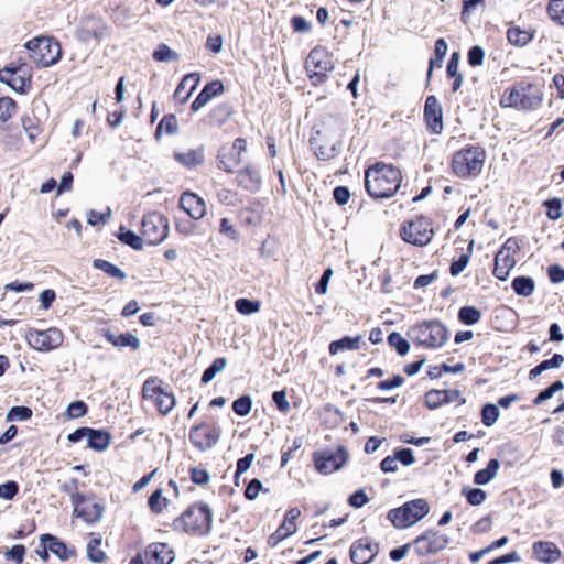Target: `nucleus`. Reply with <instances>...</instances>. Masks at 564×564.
I'll return each instance as SVG.
<instances>
[{"label": "nucleus", "mask_w": 564, "mask_h": 564, "mask_svg": "<svg viewBox=\"0 0 564 564\" xmlns=\"http://www.w3.org/2000/svg\"><path fill=\"white\" fill-rule=\"evenodd\" d=\"M401 181V171L383 162H377L365 172L366 191L375 199L393 196L400 188Z\"/></svg>", "instance_id": "obj_1"}, {"label": "nucleus", "mask_w": 564, "mask_h": 564, "mask_svg": "<svg viewBox=\"0 0 564 564\" xmlns=\"http://www.w3.org/2000/svg\"><path fill=\"white\" fill-rule=\"evenodd\" d=\"M542 99L543 95L536 85L519 82L503 91L500 106L518 110H534L541 106Z\"/></svg>", "instance_id": "obj_2"}, {"label": "nucleus", "mask_w": 564, "mask_h": 564, "mask_svg": "<svg viewBox=\"0 0 564 564\" xmlns=\"http://www.w3.org/2000/svg\"><path fill=\"white\" fill-rule=\"evenodd\" d=\"M485 160L486 151L484 148L469 145L453 155L452 170L458 177H474L481 173Z\"/></svg>", "instance_id": "obj_3"}, {"label": "nucleus", "mask_w": 564, "mask_h": 564, "mask_svg": "<svg viewBox=\"0 0 564 564\" xmlns=\"http://www.w3.org/2000/svg\"><path fill=\"white\" fill-rule=\"evenodd\" d=\"M408 336L416 345L426 348H440L447 341L448 332L437 321H425L410 327Z\"/></svg>", "instance_id": "obj_4"}, {"label": "nucleus", "mask_w": 564, "mask_h": 564, "mask_svg": "<svg viewBox=\"0 0 564 564\" xmlns=\"http://www.w3.org/2000/svg\"><path fill=\"white\" fill-rule=\"evenodd\" d=\"M31 59L41 67H48L56 64L62 55V48L57 41L52 37H35L25 43Z\"/></svg>", "instance_id": "obj_5"}, {"label": "nucleus", "mask_w": 564, "mask_h": 564, "mask_svg": "<svg viewBox=\"0 0 564 564\" xmlns=\"http://www.w3.org/2000/svg\"><path fill=\"white\" fill-rule=\"evenodd\" d=\"M429 511L430 507L427 501L423 498H419L390 510L388 518L395 528L405 529L423 519Z\"/></svg>", "instance_id": "obj_6"}, {"label": "nucleus", "mask_w": 564, "mask_h": 564, "mask_svg": "<svg viewBox=\"0 0 564 564\" xmlns=\"http://www.w3.org/2000/svg\"><path fill=\"white\" fill-rule=\"evenodd\" d=\"M335 68L333 55L324 47H314L305 61V69L314 86L321 85Z\"/></svg>", "instance_id": "obj_7"}, {"label": "nucleus", "mask_w": 564, "mask_h": 564, "mask_svg": "<svg viewBox=\"0 0 564 564\" xmlns=\"http://www.w3.org/2000/svg\"><path fill=\"white\" fill-rule=\"evenodd\" d=\"M400 235L402 239L414 246H426L433 238L434 231L432 221L424 216H417L401 226Z\"/></svg>", "instance_id": "obj_8"}, {"label": "nucleus", "mask_w": 564, "mask_h": 564, "mask_svg": "<svg viewBox=\"0 0 564 564\" xmlns=\"http://www.w3.org/2000/svg\"><path fill=\"white\" fill-rule=\"evenodd\" d=\"M31 67L26 63H11L0 69V82L19 94L25 93L26 86L31 84Z\"/></svg>", "instance_id": "obj_9"}, {"label": "nucleus", "mask_w": 564, "mask_h": 564, "mask_svg": "<svg viewBox=\"0 0 564 564\" xmlns=\"http://www.w3.org/2000/svg\"><path fill=\"white\" fill-rule=\"evenodd\" d=\"M141 234L148 245H158L162 242L169 234L167 219L158 212H152L143 216Z\"/></svg>", "instance_id": "obj_10"}, {"label": "nucleus", "mask_w": 564, "mask_h": 564, "mask_svg": "<svg viewBox=\"0 0 564 564\" xmlns=\"http://www.w3.org/2000/svg\"><path fill=\"white\" fill-rule=\"evenodd\" d=\"M213 521V513L208 505L194 506L182 513L177 519V525L187 532H196L203 528H209Z\"/></svg>", "instance_id": "obj_11"}, {"label": "nucleus", "mask_w": 564, "mask_h": 564, "mask_svg": "<svg viewBox=\"0 0 564 564\" xmlns=\"http://www.w3.org/2000/svg\"><path fill=\"white\" fill-rule=\"evenodd\" d=\"M173 561V550L166 543H152L133 557L130 564H171Z\"/></svg>", "instance_id": "obj_12"}, {"label": "nucleus", "mask_w": 564, "mask_h": 564, "mask_svg": "<svg viewBox=\"0 0 564 564\" xmlns=\"http://www.w3.org/2000/svg\"><path fill=\"white\" fill-rule=\"evenodd\" d=\"M220 438V429L207 423L194 426L189 432V440L200 452L213 448Z\"/></svg>", "instance_id": "obj_13"}, {"label": "nucleus", "mask_w": 564, "mask_h": 564, "mask_svg": "<svg viewBox=\"0 0 564 564\" xmlns=\"http://www.w3.org/2000/svg\"><path fill=\"white\" fill-rule=\"evenodd\" d=\"M26 338L33 348L37 350H51L62 345L63 333L55 327L46 330H30Z\"/></svg>", "instance_id": "obj_14"}, {"label": "nucleus", "mask_w": 564, "mask_h": 564, "mask_svg": "<svg viewBox=\"0 0 564 564\" xmlns=\"http://www.w3.org/2000/svg\"><path fill=\"white\" fill-rule=\"evenodd\" d=\"M447 544L448 538L437 531H427L414 540V549L419 555L437 553Z\"/></svg>", "instance_id": "obj_15"}, {"label": "nucleus", "mask_w": 564, "mask_h": 564, "mask_svg": "<svg viewBox=\"0 0 564 564\" xmlns=\"http://www.w3.org/2000/svg\"><path fill=\"white\" fill-rule=\"evenodd\" d=\"M346 128L345 120L339 116L329 115L321 122V128L315 130L313 137H319L324 140L337 141L341 144V138Z\"/></svg>", "instance_id": "obj_16"}, {"label": "nucleus", "mask_w": 564, "mask_h": 564, "mask_svg": "<svg viewBox=\"0 0 564 564\" xmlns=\"http://www.w3.org/2000/svg\"><path fill=\"white\" fill-rule=\"evenodd\" d=\"M424 119L429 130L434 134H440L443 130V108L434 95L425 99Z\"/></svg>", "instance_id": "obj_17"}, {"label": "nucleus", "mask_w": 564, "mask_h": 564, "mask_svg": "<svg viewBox=\"0 0 564 564\" xmlns=\"http://www.w3.org/2000/svg\"><path fill=\"white\" fill-rule=\"evenodd\" d=\"M347 456V452L343 448L337 452H324L315 459L316 469L326 475L336 471L344 466Z\"/></svg>", "instance_id": "obj_18"}, {"label": "nucleus", "mask_w": 564, "mask_h": 564, "mask_svg": "<svg viewBox=\"0 0 564 564\" xmlns=\"http://www.w3.org/2000/svg\"><path fill=\"white\" fill-rule=\"evenodd\" d=\"M104 29L101 19L88 15L82 19L80 25L76 31V37L80 42H88L91 39H101Z\"/></svg>", "instance_id": "obj_19"}, {"label": "nucleus", "mask_w": 564, "mask_h": 564, "mask_svg": "<svg viewBox=\"0 0 564 564\" xmlns=\"http://www.w3.org/2000/svg\"><path fill=\"white\" fill-rule=\"evenodd\" d=\"M180 207L193 219H200L206 214L204 199L191 192L182 194Z\"/></svg>", "instance_id": "obj_20"}, {"label": "nucleus", "mask_w": 564, "mask_h": 564, "mask_svg": "<svg viewBox=\"0 0 564 564\" xmlns=\"http://www.w3.org/2000/svg\"><path fill=\"white\" fill-rule=\"evenodd\" d=\"M310 144L317 159L328 161L335 158L340 150V143L321 139L319 137H311Z\"/></svg>", "instance_id": "obj_21"}, {"label": "nucleus", "mask_w": 564, "mask_h": 564, "mask_svg": "<svg viewBox=\"0 0 564 564\" xmlns=\"http://www.w3.org/2000/svg\"><path fill=\"white\" fill-rule=\"evenodd\" d=\"M224 93V84L221 80H213L207 83L197 97L192 102L191 109L192 111H198L202 109L207 102H209L214 97H217Z\"/></svg>", "instance_id": "obj_22"}, {"label": "nucleus", "mask_w": 564, "mask_h": 564, "mask_svg": "<svg viewBox=\"0 0 564 564\" xmlns=\"http://www.w3.org/2000/svg\"><path fill=\"white\" fill-rule=\"evenodd\" d=\"M41 543L43 545V554L39 553L43 558L47 557V550L55 554L61 560H67L73 552L67 549L64 542L51 534H42Z\"/></svg>", "instance_id": "obj_23"}, {"label": "nucleus", "mask_w": 564, "mask_h": 564, "mask_svg": "<svg viewBox=\"0 0 564 564\" xmlns=\"http://www.w3.org/2000/svg\"><path fill=\"white\" fill-rule=\"evenodd\" d=\"M377 553V545L368 541L359 540L350 547V558L355 564L369 563Z\"/></svg>", "instance_id": "obj_24"}, {"label": "nucleus", "mask_w": 564, "mask_h": 564, "mask_svg": "<svg viewBox=\"0 0 564 564\" xmlns=\"http://www.w3.org/2000/svg\"><path fill=\"white\" fill-rule=\"evenodd\" d=\"M74 512L87 523L101 520L104 509L99 503L80 500L76 503Z\"/></svg>", "instance_id": "obj_25"}, {"label": "nucleus", "mask_w": 564, "mask_h": 564, "mask_svg": "<svg viewBox=\"0 0 564 564\" xmlns=\"http://www.w3.org/2000/svg\"><path fill=\"white\" fill-rule=\"evenodd\" d=\"M199 82L200 77L198 73H191L185 75L175 89L174 98L181 104H185L189 99L193 91L197 88Z\"/></svg>", "instance_id": "obj_26"}, {"label": "nucleus", "mask_w": 564, "mask_h": 564, "mask_svg": "<svg viewBox=\"0 0 564 564\" xmlns=\"http://www.w3.org/2000/svg\"><path fill=\"white\" fill-rule=\"evenodd\" d=\"M532 550L534 557L545 563H553L557 561L561 555V551L552 542H535Z\"/></svg>", "instance_id": "obj_27"}, {"label": "nucleus", "mask_w": 564, "mask_h": 564, "mask_svg": "<svg viewBox=\"0 0 564 564\" xmlns=\"http://www.w3.org/2000/svg\"><path fill=\"white\" fill-rule=\"evenodd\" d=\"M237 180L240 186L251 193L259 191L261 186L260 173L250 165L238 172Z\"/></svg>", "instance_id": "obj_28"}, {"label": "nucleus", "mask_w": 564, "mask_h": 564, "mask_svg": "<svg viewBox=\"0 0 564 564\" xmlns=\"http://www.w3.org/2000/svg\"><path fill=\"white\" fill-rule=\"evenodd\" d=\"M241 163L239 154H235L232 149L227 145L220 147L217 153V167L227 173H232L234 169Z\"/></svg>", "instance_id": "obj_29"}, {"label": "nucleus", "mask_w": 564, "mask_h": 564, "mask_svg": "<svg viewBox=\"0 0 564 564\" xmlns=\"http://www.w3.org/2000/svg\"><path fill=\"white\" fill-rule=\"evenodd\" d=\"M174 159L186 169H194L202 165L205 161V151L203 147L191 149L186 152H175Z\"/></svg>", "instance_id": "obj_30"}, {"label": "nucleus", "mask_w": 564, "mask_h": 564, "mask_svg": "<svg viewBox=\"0 0 564 564\" xmlns=\"http://www.w3.org/2000/svg\"><path fill=\"white\" fill-rule=\"evenodd\" d=\"M104 336L115 347H119V348L130 347L133 350H135L140 347V344H141L140 339L131 333L116 335V334L111 333L109 329H105Z\"/></svg>", "instance_id": "obj_31"}, {"label": "nucleus", "mask_w": 564, "mask_h": 564, "mask_svg": "<svg viewBox=\"0 0 564 564\" xmlns=\"http://www.w3.org/2000/svg\"><path fill=\"white\" fill-rule=\"evenodd\" d=\"M514 264L516 260L512 256L505 254L503 252H497L495 257V276L500 281H505Z\"/></svg>", "instance_id": "obj_32"}, {"label": "nucleus", "mask_w": 564, "mask_h": 564, "mask_svg": "<svg viewBox=\"0 0 564 564\" xmlns=\"http://www.w3.org/2000/svg\"><path fill=\"white\" fill-rule=\"evenodd\" d=\"M111 435L105 430H89L88 434V447L102 452L106 451L110 445Z\"/></svg>", "instance_id": "obj_33"}, {"label": "nucleus", "mask_w": 564, "mask_h": 564, "mask_svg": "<svg viewBox=\"0 0 564 564\" xmlns=\"http://www.w3.org/2000/svg\"><path fill=\"white\" fill-rule=\"evenodd\" d=\"M533 32L519 26H510L507 31V39L510 44L522 47L533 40Z\"/></svg>", "instance_id": "obj_34"}, {"label": "nucleus", "mask_w": 564, "mask_h": 564, "mask_svg": "<svg viewBox=\"0 0 564 564\" xmlns=\"http://www.w3.org/2000/svg\"><path fill=\"white\" fill-rule=\"evenodd\" d=\"M231 115L232 107L228 102L219 104L209 112V123L220 127L229 120Z\"/></svg>", "instance_id": "obj_35"}, {"label": "nucleus", "mask_w": 564, "mask_h": 564, "mask_svg": "<svg viewBox=\"0 0 564 564\" xmlns=\"http://www.w3.org/2000/svg\"><path fill=\"white\" fill-rule=\"evenodd\" d=\"M301 516V511L299 508H291L284 517L283 523L278 528L279 538L282 535L290 536L294 534L297 530L295 520Z\"/></svg>", "instance_id": "obj_36"}, {"label": "nucleus", "mask_w": 564, "mask_h": 564, "mask_svg": "<svg viewBox=\"0 0 564 564\" xmlns=\"http://www.w3.org/2000/svg\"><path fill=\"white\" fill-rule=\"evenodd\" d=\"M499 467L500 463L498 459H490L486 468L480 469L475 474L474 481L477 485H486L490 482L497 476Z\"/></svg>", "instance_id": "obj_37"}, {"label": "nucleus", "mask_w": 564, "mask_h": 564, "mask_svg": "<svg viewBox=\"0 0 564 564\" xmlns=\"http://www.w3.org/2000/svg\"><path fill=\"white\" fill-rule=\"evenodd\" d=\"M117 237L122 243L134 250H141L143 248V236H138L134 231L127 229L124 226H120Z\"/></svg>", "instance_id": "obj_38"}, {"label": "nucleus", "mask_w": 564, "mask_h": 564, "mask_svg": "<svg viewBox=\"0 0 564 564\" xmlns=\"http://www.w3.org/2000/svg\"><path fill=\"white\" fill-rule=\"evenodd\" d=\"M564 362V357L561 354H554L551 359L544 360L539 364L536 367L530 370L529 378L535 379L543 371L549 369L558 368Z\"/></svg>", "instance_id": "obj_39"}, {"label": "nucleus", "mask_w": 564, "mask_h": 564, "mask_svg": "<svg viewBox=\"0 0 564 564\" xmlns=\"http://www.w3.org/2000/svg\"><path fill=\"white\" fill-rule=\"evenodd\" d=\"M95 269L104 271L109 278L117 280H124L127 278L126 273L117 265L102 260L96 259L93 262Z\"/></svg>", "instance_id": "obj_40"}, {"label": "nucleus", "mask_w": 564, "mask_h": 564, "mask_svg": "<svg viewBox=\"0 0 564 564\" xmlns=\"http://www.w3.org/2000/svg\"><path fill=\"white\" fill-rule=\"evenodd\" d=\"M360 340V337H344L339 340H334L329 345V354L336 355L341 350H355L358 349V343Z\"/></svg>", "instance_id": "obj_41"}, {"label": "nucleus", "mask_w": 564, "mask_h": 564, "mask_svg": "<svg viewBox=\"0 0 564 564\" xmlns=\"http://www.w3.org/2000/svg\"><path fill=\"white\" fill-rule=\"evenodd\" d=\"M22 127L28 133L29 139L33 142L40 133V120L34 113H26L21 119Z\"/></svg>", "instance_id": "obj_42"}, {"label": "nucleus", "mask_w": 564, "mask_h": 564, "mask_svg": "<svg viewBox=\"0 0 564 564\" xmlns=\"http://www.w3.org/2000/svg\"><path fill=\"white\" fill-rule=\"evenodd\" d=\"M546 11L552 21L564 26V0H549Z\"/></svg>", "instance_id": "obj_43"}, {"label": "nucleus", "mask_w": 564, "mask_h": 564, "mask_svg": "<svg viewBox=\"0 0 564 564\" xmlns=\"http://www.w3.org/2000/svg\"><path fill=\"white\" fill-rule=\"evenodd\" d=\"M163 391L158 377L147 379L142 387V395L144 399L155 400Z\"/></svg>", "instance_id": "obj_44"}, {"label": "nucleus", "mask_w": 564, "mask_h": 564, "mask_svg": "<svg viewBox=\"0 0 564 564\" xmlns=\"http://www.w3.org/2000/svg\"><path fill=\"white\" fill-rule=\"evenodd\" d=\"M227 366V360L224 357L216 358L213 364L204 371L202 376L203 383H209L214 378L221 372Z\"/></svg>", "instance_id": "obj_45"}, {"label": "nucleus", "mask_w": 564, "mask_h": 564, "mask_svg": "<svg viewBox=\"0 0 564 564\" xmlns=\"http://www.w3.org/2000/svg\"><path fill=\"white\" fill-rule=\"evenodd\" d=\"M155 405L159 412L163 415L169 414L176 404L173 393L163 391L155 400Z\"/></svg>", "instance_id": "obj_46"}, {"label": "nucleus", "mask_w": 564, "mask_h": 564, "mask_svg": "<svg viewBox=\"0 0 564 564\" xmlns=\"http://www.w3.org/2000/svg\"><path fill=\"white\" fill-rule=\"evenodd\" d=\"M235 307L242 315H251L260 311L261 302L240 297L236 300Z\"/></svg>", "instance_id": "obj_47"}, {"label": "nucleus", "mask_w": 564, "mask_h": 564, "mask_svg": "<svg viewBox=\"0 0 564 564\" xmlns=\"http://www.w3.org/2000/svg\"><path fill=\"white\" fill-rule=\"evenodd\" d=\"M162 130L167 134H174L178 130V123L175 115H165L156 127L155 135L158 137Z\"/></svg>", "instance_id": "obj_48"}, {"label": "nucleus", "mask_w": 564, "mask_h": 564, "mask_svg": "<svg viewBox=\"0 0 564 564\" xmlns=\"http://www.w3.org/2000/svg\"><path fill=\"white\" fill-rule=\"evenodd\" d=\"M101 540L97 538H93L87 544V555L88 558L93 562L100 563L105 560L106 554L100 549Z\"/></svg>", "instance_id": "obj_49"}, {"label": "nucleus", "mask_w": 564, "mask_h": 564, "mask_svg": "<svg viewBox=\"0 0 564 564\" xmlns=\"http://www.w3.org/2000/svg\"><path fill=\"white\" fill-rule=\"evenodd\" d=\"M388 343L391 347L395 348L400 356H405L409 352V341L397 332H393L389 335Z\"/></svg>", "instance_id": "obj_50"}, {"label": "nucleus", "mask_w": 564, "mask_h": 564, "mask_svg": "<svg viewBox=\"0 0 564 564\" xmlns=\"http://www.w3.org/2000/svg\"><path fill=\"white\" fill-rule=\"evenodd\" d=\"M17 108L15 101L10 97L0 98V126L7 122Z\"/></svg>", "instance_id": "obj_51"}, {"label": "nucleus", "mask_w": 564, "mask_h": 564, "mask_svg": "<svg viewBox=\"0 0 564 564\" xmlns=\"http://www.w3.org/2000/svg\"><path fill=\"white\" fill-rule=\"evenodd\" d=\"M153 58L158 62H171L178 59V54L166 44H160L153 53Z\"/></svg>", "instance_id": "obj_52"}, {"label": "nucleus", "mask_w": 564, "mask_h": 564, "mask_svg": "<svg viewBox=\"0 0 564 564\" xmlns=\"http://www.w3.org/2000/svg\"><path fill=\"white\" fill-rule=\"evenodd\" d=\"M252 400L249 395H242L234 401L232 410L239 416H246L251 412Z\"/></svg>", "instance_id": "obj_53"}, {"label": "nucleus", "mask_w": 564, "mask_h": 564, "mask_svg": "<svg viewBox=\"0 0 564 564\" xmlns=\"http://www.w3.org/2000/svg\"><path fill=\"white\" fill-rule=\"evenodd\" d=\"M458 317L464 324L473 325L480 319V312L473 306H464L459 310Z\"/></svg>", "instance_id": "obj_54"}, {"label": "nucleus", "mask_w": 564, "mask_h": 564, "mask_svg": "<svg viewBox=\"0 0 564 564\" xmlns=\"http://www.w3.org/2000/svg\"><path fill=\"white\" fill-rule=\"evenodd\" d=\"M462 492L471 506H480L487 497V494L479 488H464Z\"/></svg>", "instance_id": "obj_55"}, {"label": "nucleus", "mask_w": 564, "mask_h": 564, "mask_svg": "<svg viewBox=\"0 0 564 564\" xmlns=\"http://www.w3.org/2000/svg\"><path fill=\"white\" fill-rule=\"evenodd\" d=\"M543 205L546 207V215L552 220H557L562 217V200L560 198L546 199Z\"/></svg>", "instance_id": "obj_56"}, {"label": "nucleus", "mask_w": 564, "mask_h": 564, "mask_svg": "<svg viewBox=\"0 0 564 564\" xmlns=\"http://www.w3.org/2000/svg\"><path fill=\"white\" fill-rule=\"evenodd\" d=\"M499 417V410L495 404L488 403L481 410V421L486 426H492Z\"/></svg>", "instance_id": "obj_57"}, {"label": "nucleus", "mask_w": 564, "mask_h": 564, "mask_svg": "<svg viewBox=\"0 0 564 564\" xmlns=\"http://www.w3.org/2000/svg\"><path fill=\"white\" fill-rule=\"evenodd\" d=\"M32 416V410L28 406H13L7 414V421H24Z\"/></svg>", "instance_id": "obj_58"}, {"label": "nucleus", "mask_w": 564, "mask_h": 564, "mask_svg": "<svg viewBox=\"0 0 564 564\" xmlns=\"http://www.w3.org/2000/svg\"><path fill=\"white\" fill-rule=\"evenodd\" d=\"M485 50L479 45H474L468 50L467 62L470 66H480L484 63Z\"/></svg>", "instance_id": "obj_59"}, {"label": "nucleus", "mask_w": 564, "mask_h": 564, "mask_svg": "<svg viewBox=\"0 0 564 564\" xmlns=\"http://www.w3.org/2000/svg\"><path fill=\"white\" fill-rule=\"evenodd\" d=\"M425 404L429 409H436L444 404V394L442 390H431L425 394Z\"/></svg>", "instance_id": "obj_60"}, {"label": "nucleus", "mask_w": 564, "mask_h": 564, "mask_svg": "<svg viewBox=\"0 0 564 564\" xmlns=\"http://www.w3.org/2000/svg\"><path fill=\"white\" fill-rule=\"evenodd\" d=\"M149 506H150V509L155 513H160L163 510V508L166 506V499L162 497L161 489L155 490L151 495V497L149 498Z\"/></svg>", "instance_id": "obj_61"}, {"label": "nucleus", "mask_w": 564, "mask_h": 564, "mask_svg": "<svg viewBox=\"0 0 564 564\" xmlns=\"http://www.w3.org/2000/svg\"><path fill=\"white\" fill-rule=\"evenodd\" d=\"M19 491V486L15 481L10 480L0 485V498L11 500Z\"/></svg>", "instance_id": "obj_62"}, {"label": "nucleus", "mask_w": 564, "mask_h": 564, "mask_svg": "<svg viewBox=\"0 0 564 564\" xmlns=\"http://www.w3.org/2000/svg\"><path fill=\"white\" fill-rule=\"evenodd\" d=\"M237 193L228 188H221L217 192L218 202L226 206H235L237 203Z\"/></svg>", "instance_id": "obj_63"}, {"label": "nucleus", "mask_w": 564, "mask_h": 564, "mask_svg": "<svg viewBox=\"0 0 564 564\" xmlns=\"http://www.w3.org/2000/svg\"><path fill=\"white\" fill-rule=\"evenodd\" d=\"M469 262V256L466 253H462L457 259H455L451 267L449 272L453 276L458 275L464 269L467 267Z\"/></svg>", "instance_id": "obj_64"}]
</instances>
